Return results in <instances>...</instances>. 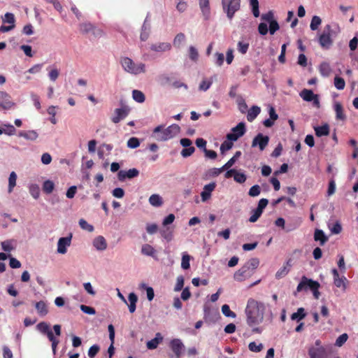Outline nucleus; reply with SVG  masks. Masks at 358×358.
<instances>
[{"instance_id": "40", "label": "nucleus", "mask_w": 358, "mask_h": 358, "mask_svg": "<svg viewBox=\"0 0 358 358\" xmlns=\"http://www.w3.org/2000/svg\"><path fill=\"white\" fill-rule=\"evenodd\" d=\"M185 34L182 33H179L176 36V37L173 40V45L175 47L180 48V45H182V43L185 41Z\"/></svg>"}, {"instance_id": "5", "label": "nucleus", "mask_w": 358, "mask_h": 358, "mask_svg": "<svg viewBox=\"0 0 358 358\" xmlns=\"http://www.w3.org/2000/svg\"><path fill=\"white\" fill-rule=\"evenodd\" d=\"M320 287V285L318 282L313 280L312 279H308L306 276H303L301 282L297 285L296 292H300L303 289L307 290L309 289L312 291L314 297L317 299L320 295L319 292Z\"/></svg>"}, {"instance_id": "64", "label": "nucleus", "mask_w": 358, "mask_h": 358, "mask_svg": "<svg viewBox=\"0 0 358 358\" xmlns=\"http://www.w3.org/2000/svg\"><path fill=\"white\" fill-rule=\"evenodd\" d=\"M112 194L113 196L120 199L124 196V191L122 188L117 187L113 190Z\"/></svg>"}, {"instance_id": "17", "label": "nucleus", "mask_w": 358, "mask_h": 358, "mask_svg": "<svg viewBox=\"0 0 358 358\" xmlns=\"http://www.w3.org/2000/svg\"><path fill=\"white\" fill-rule=\"evenodd\" d=\"M334 108L336 113V119L337 120L345 121L346 120V115L344 113L342 104L340 102L336 101L334 104Z\"/></svg>"}, {"instance_id": "7", "label": "nucleus", "mask_w": 358, "mask_h": 358, "mask_svg": "<svg viewBox=\"0 0 358 358\" xmlns=\"http://www.w3.org/2000/svg\"><path fill=\"white\" fill-rule=\"evenodd\" d=\"M222 5L227 17L231 20L235 13L240 10L241 0H222Z\"/></svg>"}, {"instance_id": "4", "label": "nucleus", "mask_w": 358, "mask_h": 358, "mask_svg": "<svg viewBox=\"0 0 358 358\" xmlns=\"http://www.w3.org/2000/svg\"><path fill=\"white\" fill-rule=\"evenodd\" d=\"M120 63L124 70L131 74L138 75L145 72V66L143 63L136 64L129 57L121 59Z\"/></svg>"}, {"instance_id": "8", "label": "nucleus", "mask_w": 358, "mask_h": 358, "mask_svg": "<svg viewBox=\"0 0 358 358\" xmlns=\"http://www.w3.org/2000/svg\"><path fill=\"white\" fill-rule=\"evenodd\" d=\"M246 131L244 122L238 123L236 127L231 129V132L227 134V138L231 141H236L240 137L243 136Z\"/></svg>"}, {"instance_id": "63", "label": "nucleus", "mask_w": 358, "mask_h": 358, "mask_svg": "<svg viewBox=\"0 0 358 358\" xmlns=\"http://www.w3.org/2000/svg\"><path fill=\"white\" fill-rule=\"evenodd\" d=\"M280 29V26L276 20L270 22L269 23V32L271 34H274L276 31Z\"/></svg>"}, {"instance_id": "28", "label": "nucleus", "mask_w": 358, "mask_h": 358, "mask_svg": "<svg viewBox=\"0 0 358 358\" xmlns=\"http://www.w3.org/2000/svg\"><path fill=\"white\" fill-rule=\"evenodd\" d=\"M19 136L30 141H35L38 136L37 132L34 130L20 131Z\"/></svg>"}, {"instance_id": "20", "label": "nucleus", "mask_w": 358, "mask_h": 358, "mask_svg": "<svg viewBox=\"0 0 358 358\" xmlns=\"http://www.w3.org/2000/svg\"><path fill=\"white\" fill-rule=\"evenodd\" d=\"M35 308L38 314L41 316H45L48 313L47 304L43 301L36 302L35 303Z\"/></svg>"}, {"instance_id": "27", "label": "nucleus", "mask_w": 358, "mask_h": 358, "mask_svg": "<svg viewBox=\"0 0 358 358\" xmlns=\"http://www.w3.org/2000/svg\"><path fill=\"white\" fill-rule=\"evenodd\" d=\"M299 95L304 101L310 102L314 99L315 94L311 90L303 89Z\"/></svg>"}, {"instance_id": "34", "label": "nucleus", "mask_w": 358, "mask_h": 358, "mask_svg": "<svg viewBox=\"0 0 358 358\" xmlns=\"http://www.w3.org/2000/svg\"><path fill=\"white\" fill-rule=\"evenodd\" d=\"M133 99L138 103H143L145 100L144 94L138 90H134L132 92Z\"/></svg>"}, {"instance_id": "47", "label": "nucleus", "mask_w": 358, "mask_h": 358, "mask_svg": "<svg viewBox=\"0 0 358 358\" xmlns=\"http://www.w3.org/2000/svg\"><path fill=\"white\" fill-rule=\"evenodd\" d=\"M36 328L43 334H45L50 330L49 324L45 322L38 323Z\"/></svg>"}, {"instance_id": "50", "label": "nucleus", "mask_w": 358, "mask_h": 358, "mask_svg": "<svg viewBox=\"0 0 358 358\" xmlns=\"http://www.w3.org/2000/svg\"><path fill=\"white\" fill-rule=\"evenodd\" d=\"M3 22L5 23L10 24V25H15V16L11 13H6L3 18Z\"/></svg>"}, {"instance_id": "6", "label": "nucleus", "mask_w": 358, "mask_h": 358, "mask_svg": "<svg viewBox=\"0 0 358 358\" xmlns=\"http://www.w3.org/2000/svg\"><path fill=\"white\" fill-rule=\"evenodd\" d=\"M336 35V32L332 29L331 25L327 24L322 33L319 36V43L323 49H329L332 45V36Z\"/></svg>"}, {"instance_id": "55", "label": "nucleus", "mask_w": 358, "mask_h": 358, "mask_svg": "<svg viewBox=\"0 0 358 358\" xmlns=\"http://www.w3.org/2000/svg\"><path fill=\"white\" fill-rule=\"evenodd\" d=\"M140 141L138 138L136 137L130 138L127 141V146L130 148H136L139 146Z\"/></svg>"}, {"instance_id": "62", "label": "nucleus", "mask_w": 358, "mask_h": 358, "mask_svg": "<svg viewBox=\"0 0 358 358\" xmlns=\"http://www.w3.org/2000/svg\"><path fill=\"white\" fill-rule=\"evenodd\" d=\"M80 308V310L86 314L94 315L96 313L95 309L92 307L87 306L85 305H81Z\"/></svg>"}, {"instance_id": "22", "label": "nucleus", "mask_w": 358, "mask_h": 358, "mask_svg": "<svg viewBox=\"0 0 358 358\" xmlns=\"http://www.w3.org/2000/svg\"><path fill=\"white\" fill-rule=\"evenodd\" d=\"M308 355L310 358H322L324 355V350L323 348H311L308 350Z\"/></svg>"}, {"instance_id": "29", "label": "nucleus", "mask_w": 358, "mask_h": 358, "mask_svg": "<svg viewBox=\"0 0 358 358\" xmlns=\"http://www.w3.org/2000/svg\"><path fill=\"white\" fill-rule=\"evenodd\" d=\"M171 44L169 43H160L159 44H153L151 46V50L154 51L161 52L166 51L171 49Z\"/></svg>"}, {"instance_id": "30", "label": "nucleus", "mask_w": 358, "mask_h": 358, "mask_svg": "<svg viewBox=\"0 0 358 358\" xmlns=\"http://www.w3.org/2000/svg\"><path fill=\"white\" fill-rule=\"evenodd\" d=\"M199 6L203 14L207 18L210 13L209 0H199Z\"/></svg>"}, {"instance_id": "21", "label": "nucleus", "mask_w": 358, "mask_h": 358, "mask_svg": "<svg viewBox=\"0 0 358 358\" xmlns=\"http://www.w3.org/2000/svg\"><path fill=\"white\" fill-rule=\"evenodd\" d=\"M79 29L80 31L83 34H86L90 32H93V34H95V27L90 22H84L80 24L79 25Z\"/></svg>"}, {"instance_id": "42", "label": "nucleus", "mask_w": 358, "mask_h": 358, "mask_svg": "<svg viewBox=\"0 0 358 358\" xmlns=\"http://www.w3.org/2000/svg\"><path fill=\"white\" fill-rule=\"evenodd\" d=\"M250 4L252 7V10L254 16L257 17L259 16V1L258 0H250Z\"/></svg>"}, {"instance_id": "37", "label": "nucleus", "mask_w": 358, "mask_h": 358, "mask_svg": "<svg viewBox=\"0 0 358 358\" xmlns=\"http://www.w3.org/2000/svg\"><path fill=\"white\" fill-rule=\"evenodd\" d=\"M16 180H17V175L15 172L12 171L10 173L9 178H8V192L10 193L15 186L16 185Z\"/></svg>"}, {"instance_id": "45", "label": "nucleus", "mask_w": 358, "mask_h": 358, "mask_svg": "<svg viewBox=\"0 0 358 358\" xmlns=\"http://www.w3.org/2000/svg\"><path fill=\"white\" fill-rule=\"evenodd\" d=\"M289 271V268H287L286 266H283L280 268L275 273V278L277 279H281L284 278L285 275L288 274Z\"/></svg>"}, {"instance_id": "51", "label": "nucleus", "mask_w": 358, "mask_h": 358, "mask_svg": "<svg viewBox=\"0 0 358 358\" xmlns=\"http://www.w3.org/2000/svg\"><path fill=\"white\" fill-rule=\"evenodd\" d=\"M348 335L345 333L339 336L335 343V345L338 347H341L348 340Z\"/></svg>"}, {"instance_id": "9", "label": "nucleus", "mask_w": 358, "mask_h": 358, "mask_svg": "<svg viewBox=\"0 0 358 358\" xmlns=\"http://www.w3.org/2000/svg\"><path fill=\"white\" fill-rule=\"evenodd\" d=\"M130 109L127 106H122L120 108H116L114 115L111 117V121L115 123H119L124 119L129 113Z\"/></svg>"}, {"instance_id": "44", "label": "nucleus", "mask_w": 358, "mask_h": 358, "mask_svg": "<svg viewBox=\"0 0 358 358\" xmlns=\"http://www.w3.org/2000/svg\"><path fill=\"white\" fill-rule=\"evenodd\" d=\"M29 192L34 199H38L40 195V189L38 185L33 184L29 187Z\"/></svg>"}, {"instance_id": "18", "label": "nucleus", "mask_w": 358, "mask_h": 358, "mask_svg": "<svg viewBox=\"0 0 358 358\" xmlns=\"http://www.w3.org/2000/svg\"><path fill=\"white\" fill-rule=\"evenodd\" d=\"M93 245L97 250H105L107 248V243L104 237L99 236L93 241Z\"/></svg>"}, {"instance_id": "60", "label": "nucleus", "mask_w": 358, "mask_h": 358, "mask_svg": "<svg viewBox=\"0 0 358 358\" xmlns=\"http://www.w3.org/2000/svg\"><path fill=\"white\" fill-rule=\"evenodd\" d=\"M184 286V278L182 275H180L177 278V282L174 287L175 292H179L182 290Z\"/></svg>"}, {"instance_id": "25", "label": "nucleus", "mask_w": 358, "mask_h": 358, "mask_svg": "<svg viewBox=\"0 0 358 358\" xmlns=\"http://www.w3.org/2000/svg\"><path fill=\"white\" fill-rule=\"evenodd\" d=\"M314 239L315 241H320V245H324V244L327 241L328 238L322 230L317 229L315 231Z\"/></svg>"}, {"instance_id": "59", "label": "nucleus", "mask_w": 358, "mask_h": 358, "mask_svg": "<svg viewBox=\"0 0 358 358\" xmlns=\"http://www.w3.org/2000/svg\"><path fill=\"white\" fill-rule=\"evenodd\" d=\"M141 287L146 289L147 297L149 301H152L155 296L154 290L150 287H146L145 284L142 283Z\"/></svg>"}, {"instance_id": "52", "label": "nucleus", "mask_w": 358, "mask_h": 358, "mask_svg": "<svg viewBox=\"0 0 358 358\" xmlns=\"http://www.w3.org/2000/svg\"><path fill=\"white\" fill-rule=\"evenodd\" d=\"M3 134L8 136H12L15 134L16 129L12 124H4L3 125Z\"/></svg>"}, {"instance_id": "32", "label": "nucleus", "mask_w": 358, "mask_h": 358, "mask_svg": "<svg viewBox=\"0 0 358 358\" xmlns=\"http://www.w3.org/2000/svg\"><path fill=\"white\" fill-rule=\"evenodd\" d=\"M155 252V248L149 244H144L142 246L141 252L145 255L153 257Z\"/></svg>"}, {"instance_id": "57", "label": "nucleus", "mask_w": 358, "mask_h": 358, "mask_svg": "<svg viewBox=\"0 0 358 358\" xmlns=\"http://www.w3.org/2000/svg\"><path fill=\"white\" fill-rule=\"evenodd\" d=\"M262 213H263L262 211H261V210H258L257 208L253 210H252V215L249 218V221L250 222H255L256 221H257V220L262 215Z\"/></svg>"}, {"instance_id": "10", "label": "nucleus", "mask_w": 358, "mask_h": 358, "mask_svg": "<svg viewBox=\"0 0 358 358\" xmlns=\"http://www.w3.org/2000/svg\"><path fill=\"white\" fill-rule=\"evenodd\" d=\"M169 347L176 358H180L185 350V345L179 338H173L170 341Z\"/></svg>"}, {"instance_id": "11", "label": "nucleus", "mask_w": 358, "mask_h": 358, "mask_svg": "<svg viewBox=\"0 0 358 358\" xmlns=\"http://www.w3.org/2000/svg\"><path fill=\"white\" fill-rule=\"evenodd\" d=\"M269 142V137L264 136L262 134H258L252 140V146H259L261 151L264 150L268 145Z\"/></svg>"}, {"instance_id": "38", "label": "nucleus", "mask_w": 358, "mask_h": 358, "mask_svg": "<svg viewBox=\"0 0 358 358\" xmlns=\"http://www.w3.org/2000/svg\"><path fill=\"white\" fill-rule=\"evenodd\" d=\"M322 23V20L319 16L315 15L313 17L311 20V22L310 24V29L313 31H315L318 29L319 26Z\"/></svg>"}, {"instance_id": "46", "label": "nucleus", "mask_w": 358, "mask_h": 358, "mask_svg": "<svg viewBox=\"0 0 358 358\" xmlns=\"http://www.w3.org/2000/svg\"><path fill=\"white\" fill-rule=\"evenodd\" d=\"M13 240H6L1 242V248L5 252H10L14 250V247L13 245Z\"/></svg>"}, {"instance_id": "13", "label": "nucleus", "mask_w": 358, "mask_h": 358, "mask_svg": "<svg viewBox=\"0 0 358 358\" xmlns=\"http://www.w3.org/2000/svg\"><path fill=\"white\" fill-rule=\"evenodd\" d=\"M139 175V171L135 168L128 171L121 170L117 173V178L120 181H124L126 178L131 179Z\"/></svg>"}, {"instance_id": "19", "label": "nucleus", "mask_w": 358, "mask_h": 358, "mask_svg": "<svg viewBox=\"0 0 358 358\" xmlns=\"http://www.w3.org/2000/svg\"><path fill=\"white\" fill-rule=\"evenodd\" d=\"M163 337L160 333H157L155 337L148 341L146 343L147 348L149 350H155L157 348L158 345L162 341Z\"/></svg>"}, {"instance_id": "35", "label": "nucleus", "mask_w": 358, "mask_h": 358, "mask_svg": "<svg viewBox=\"0 0 358 358\" xmlns=\"http://www.w3.org/2000/svg\"><path fill=\"white\" fill-rule=\"evenodd\" d=\"M55 188V184L52 180H47L43 184V191L45 194H50L52 192Z\"/></svg>"}, {"instance_id": "12", "label": "nucleus", "mask_w": 358, "mask_h": 358, "mask_svg": "<svg viewBox=\"0 0 358 358\" xmlns=\"http://www.w3.org/2000/svg\"><path fill=\"white\" fill-rule=\"evenodd\" d=\"M15 106L11 96L6 92L0 91V107L5 110H9Z\"/></svg>"}, {"instance_id": "41", "label": "nucleus", "mask_w": 358, "mask_h": 358, "mask_svg": "<svg viewBox=\"0 0 358 358\" xmlns=\"http://www.w3.org/2000/svg\"><path fill=\"white\" fill-rule=\"evenodd\" d=\"M79 225L81 229L89 232H92L94 229V227L92 224L87 223V222L84 219H80L79 220Z\"/></svg>"}, {"instance_id": "14", "label": "nucleus", "mask_w": 358, "mask_h": 358, "mask_svg": "<svg viewBox=\"0 0 358 358\" xmlns=\"http://www.w3.org/2000/svg\"><path fill=\"white\" fill-rule=\"evenodd\" d=\"M71 235L69 237L60 238L57 243V252L65 254L67 251L66 248L71 245Z\"/></svg>"}, {"instance_id": "49", "label": "nucleus", "mask_w": 358, "mask_h": 358, "mask_svg": "<svg viewBox=\"0 0 358 358\" xmlns=\"http://www.w3.org/2000/svg\"><path fill=\"white\" fill-rule=\"evenodd\" d=\"M222 312L226 317L233 318L236 317V313L230 310V308L227 304H224L222 306Z\"/></svg>"}, {"instance_id": "3", "label": "nucleus", "mask_w": 358, "mask_h": 358, "mask_svg": "<svg viewBox=\"0 0 358 358\" xmlns=\"http://www.w3.org/2000/svg\"><path fill=\"white\" fill-rule=\"evenodd\" d=\"M259 264L257 258H252L248 260L240 269L234 274L235 280L242 282L250 278Z\"/></svg>"}, {"instance_id": "2", "label": "nucleus", "mask_w": 358, "mask_h": 358, "mask_svg": "<svg viewBox=\"0 0 358 358\" xmlns=\"http://www.w3.org/2000/svg\"><path fill=\"white\" fill-rule=\"evenodd\" d=\"M180 131V127L176 124H173L166 128L161 124L153 129L151 136L157 141H166L175 137Z\"/></svg>"}, {"instance_id": "15", "label": "nucleus", "mask_w": 358, "mask_h": 358, "mask_svg": "<svg viewBox=\"0 0 358 358\" xmlns=\"http://www.w3.org/2000/svg\"><path fill=\"white\" fill-rule=\"evenodd\" d=\"M216 183L213 182L204 185L203 189L201 193L202 201H206L211 196V193L215 189Z\"/></svg>"}, {"instance_id": "24", "label": "nucleus", "mask_w": 358, "mask_h": 358, "mask_svg": "<svg viewBox=\"0 0 358 358\" xmlns=\"http://www.w3.org/2000/svg\"><path fill=\"white\" fill-rule=\"evenodd\" d=\"M319 71L323 77H328L331 73V68L328 62H323L319 66Z\"/></svg>"}, {"instance_id": "48", "label": "nucleus", "mask_w": 358, "mask_h": 358, "mask_svg": "<svg viewBox=\"0 0 358 358\" xmlns=\"http://www.w3.org/2000/svg\"><path fill=\"white\" fill-rule=\"evenodd\" d=\"M195 151V148L194 146H190L187 148H185L181 150V155L184 158H187L190 157Z\"/></svg>"}, {"instance_id": "31", "label": "nucleus", "mask_w": 358, "mask_h": 358, "mask_svg": "<svg viewBox=\"0 0 358 358\" xmlns=\"http://www.w3.org/2000/svg\"><path fill=\"white\" fill-rule=\"evenodd\" d=\"M149 202L155 207L161 206L163 203L162 197L158 194H152L149 198Z\"/></svg>"}, {"instance_id": "58", "label": "nucleus", "mask_w": 358, "mask_h": 358, "mask_svg": "<svg viewBox=\"0 0 358 358\" xmlns=\"http://www.w3.org/2000/svg\"><path fill=\"white\" fill-rule=\"evenodd\" d=\"M100 348L98 345H93L91 346L88 350V356L90 358H94L96 354L99 352Z\"/></svg>"}, {"instance_id": "56", "label": "nucleus", "mask_w": 358, "mask_h": 358, "mask_svg": "<svg viewBox=\"0 0 358 358\" xmlns=\"http://www.w3.org/2000/svg\"><path fill=\"white\" fill-rule=\"evenodd\" d=\"M261 192V188L258 185H255L249 190L248 194L250 196H258Z\"/></svg>"}, {"instance_id": "54", "label": "nucleus", "mask_w": 358, "mask_h": 358, "mask_svg": "<svg viewBox=\"0 0 358 358\" xmlns=\"http://www.w3.org/2000/svg\"><path fill=\"white\" fill-rule=\"evenodd\" d=\"M246 176L243 173H239L236 170V173L234 176V179L238 183H243L246 180Z\"/></svg>"}, {"instance_id": "39", "label": "nucleus", "mask_w": 358, "mask_h": 358, "mask_svg": "<svg viewBox=\"0 0 358 358\" xmlns=\"http://www.w3.org/2000/svg\"><path fill=\"white\" fill-rule=\"evenodd\" d=\"M334 86L338 90H342L345 88V82L344 79L339 76L334 78Z\"/></svg>"}, {"instance_id": "1", "label": "nucleus", "mask_w": 358, "mask_h": 358, "mask_svg": "<svg viewBox=\"0 0 358 358\" xmlns=\"http://www.w3.org/2000/svg\"><path fill=\"white\" fill-rule=\"evenodd\" d=\"M264 310L265 306L263 303L249 299L245 308L248 324L252 327L260 324L264 319Z\"/></svg>"}, {"instance_id": "61", "label": "nucleus", "mask_w": 358, "mask_h": 358, "mask_svg": "<svg viewBox=\"0 0 358 358\" xmlns=\"http://www.w3.org/2000/svg\"><path fill=\"white\" fill-rule=\"evenodd\" d=\"M189 58L192 61H196L198 59L199 53H198L197 50L194 47H193V46L189 47Z\"/></svg>"}, {"instance_id": "43", "label": "nucleus", "mask_w": 358, "mask_h": 358, "mask_svg": "<svg viewBox=\"0 0 358 358\" xmlns=\"http://www.w3.org/2000/svg\"><path fill=\"white\" fill-rule=\"evenodd\" d=\"M248 48H249L248 43H245V42H243V41H239L238 43L237 50L242 55H245L248 52Z\"/></svg>"}, {"instance_id": "16", "label": "nucleus", "mask_w": 358, "mask_h": 358, "mask_svg": "<svg viewBox=\"0 0 358 358\" xmlns=\"http://www.w3.org/2000/svg\"><path fill=\"white\" fill-rule=\"evenodd\" d=\"M331 273L333 274L334 283L335 286L337 287H343V289H345L346 288V278L345 276L340 277L336 268H333Z\"/></svg>"}, {"instance_id": "36", "label": "nucleus", "mask_w": 358, "mask_h": 358, "mask_svg": "<svg viewBox=\"0 0 358 358\" xmlns=\"http://www.w3.org/2000/svg\"><path fill=\"white\" fill-rule=\"evenodd\" d=\"M191 259L190 255L187 254L186 252L182 253V261H181V268L184 270H187L190 268L189 261Z\"/></svg>"}, {"instance_id": "53", "label": "nucleus", "mask_w": 358, "mask_h": 358, "mask_svg": "<svg viewBox=\"0 0 358 358\" xmlns=\"http://www.w3.org/2000/svg\"><path fill=\"white\" fill-rule=\"evenodd\" d=\"M248 348L252 352H259L263 349V345L262 343L257 345L255 342H251L248 345Z\"/></svg>"}, {"instance_id": "23", "label": "nucleus", "mask_w": 358, "mask_h": 358, "mask_svg": "<svg viewBox=\"0 0 358 358\" xmlns=\"http://www.w3.org/2000/svg\"><path fill=\"white\" fill-rule=\"evenodd\" d=\"M314 129L315 135L318 137L328 136L329 134V126L327 124H324L322 126L315 127Z\"/></svg>"}, {"instance_id": "33", "label": "nucleus", "mask_w": 358, "mask_h": 358, "mask_svg": "<svg viewBox=\"0 0 358 358\" xmlns=\"http://www.w3.org/2000/svg\"><path fill=\"white\" fill-rule=\"evenodd\" d=\"M306 317L305 310L303 308H299L297 312L294 313L291 315V320L300 321Z\"/></svg>"}, {"instance_id": "26", "label": "nucleus", "mask_w": 358, "mask_h": 358, "mask_svg": "<svg viewBox=\"0 0 358 358\" xmlns=\"http://www.w3.org/2000/svg\"><path fill=\"white\" fill-rule=\"evenodd\" d=\"M260 108L257 106H253L248 112L247 120L249 122H252L257 116L260 113Z\"/></svg>"}]
</instances>
